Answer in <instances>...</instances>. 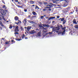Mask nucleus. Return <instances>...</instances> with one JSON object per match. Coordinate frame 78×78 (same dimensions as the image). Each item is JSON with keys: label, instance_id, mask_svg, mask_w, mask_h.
Masks as SVG:
<instances>
[{"label": "nucleus", "instance_id": "nucleus-1", "mask_svg": "<svg viewBox=\"0 0 78 78\" xmlns=\"http://www.w3.org/2000/svg\"><path fill=\"white\" fill-rule=\"evenodd\" d=\"M60 28H59V26L58 25L57 27H54L52 28L53 31H59Z\"/></svg>", "mask_w": 78, "mask_h": 78}, {"label": "nucleus", "instance_id": "nucleus-2", "mask_svg": "<svg viewBox=\"0 0 78 78\" xmlns=\"http://www.w3.org/2000/svg\"><path fill=\"white\" fill-rule=\"evenodd\" d=\"M68 5H69V1H66L63 4V6L64 7H66V6H67Z\"/></svg>", "mask_w": 78, "mask_h": 78}, {"label": "nucleus", "instance_id": "nucleus-3", "mask_svg": "<svg viewBox=\"0 0 78 78\" xmlns=\"http://www.w3.org/2000/svg\"><path fill=\"white\" fill-rule=\"evenodd\" d=\"M43 4H44V5L47 7H48V6H52L51 5L48 4V2H43Z\"/></svg>", "mask_w": 78, "mask_h": 78}, {"label": "nucleus", "instance_id": "nucleus-4", "mask_svg": "<svg viewBox=\"0 0 78 78\" xmlns=\"http://www.w3.org/2000/svg\"><path fill=\"white\" fill-rule=\"evenodd\" d=\"M60 28H61L62 29V30H63V31H66V27H63V26L61 24L60 25Z\"/></svg>", "mask_w": 78, "mask_h": 78}, {"label": "nucleus", "instance_id": "nucleus-5", "mask_svg": "<svg viewBox=\"0 0 78 78\" xmlns=\"http://www.w3.org/2000/svg\"><path fill=\"white\" fill-rule=\"evenodd\" d=\"M16 27L14 30L15 32H18L19 31V27L18 26H16Z\"/></svg>", "mask_w": 78, "mask_h": 78}, {"label": "nucleus", "instance_id": "nucleus-6", "mask_svg": "<svg viewBox=\"0 0 78 78\" xmlns=\"http://www.w3.org/2000/svg\"><path fill=\"white\" fill-rule=\"evenodd\" d=\"M36 17V16H31L30 15H29L28 16V18H30V20H33V19H34V17Z\"/></svg>", "mask_w": 78, "mask_h": 78}, {"label": "nucleus", "instance_id": "nucleus-7", "mask_svg": "<svg viewBox=\"0 0 78 78\" xmlns=\"http://www.w3.org/2000/svg\"><path fill=\"white\" fill-rule=\"evenodd\" d=\"M36 32L34 30H33L31 31L30 32H29V34H34L35 33H36Z\"/></svg>", "mask_w": 78, "mask_h": 78}, {"label": "nucleus", "instance_id": "nucleus-8", "mask_svg": "<svg viewBox=\"0 0 78 78\" xmlns=\"http://www.w3.org/2000/svg\"><path fill=\"white\" fill-rule=\"evenodd\" d=\"M27 19H24L23 21V23H24V25H26V23H27Z\"/></svg>", "mask_w": 78, "mask_h": 78}, {"label": "nucleus", "instance_id": "nucleus-9", "mask_svg": "<svg viewBox=\"0 0 78 78\" xmlns=\"http://www.w3.org/2000/svg\"><path fill=\"white\" fill-rule=\"evenodd\" d=\"M51 1H52L53 3H57V2H59V0H50Z\"/></svg>", "mask_w": 78, "mask_h": 78}, {"label": "nucleus", "instance_id": "nucleus-10", "mask_svg": "<svg viewBox=\"0 0 78 78\" xmlns=\"http://www.w3.org/2000/svg\"><path fill=\"white\" fill-rule=\"evenodd\" d=\"M55 16L50 17L48 19V20L49 21V20H51V19H55Z\"/></svg>", "mask_w": 78, "mask_h": 78}, {"label": "nucleus", "instance_id": "nucleus-11", "mask_svg": "<svg viewBox=\"0 0 78 78\" xmlns=\"http://www.w3.org/2000/svg\"><path fill=\"white\" fill-rule=\"evenodd\" d=\"M18 22L17 23V22H15L16 24V25H18L19 24V23H20V24L22 23V22H21V21H20V20H18Z\"/></svg>", "mask_w": 78, "mask_h": 78}, {"label": "nucleus", "instance_id": "nucleus-12", "mask_svg": "<svg viewBox=\"0 0 78 78\" xmlns=\"http://www.w3.org/2000/svg\"><path fill=\"white\" fill-rule=\"evenodd\" d=\"M35 2L33 1L30 0V4H31L32 5H33V4H34Z\"/></svg>", "mask_w": 78, "mask_h": 78}, {"label": "nucleus", "instance_id": "nucleus-13", "mask_svg": "<svg viewBox=\"0 0 78 78\" xmlns=\"http://www.w3.org/2000/svg\"><path fill=\"white\" fill-rule=\"evenodd\" d=\"M70 7H69L67 8H66V9L65 10L67 11V12H69V10H70Z\"/></svg>", "mask_w": 78, "mask_h": 78}, {"label": "nucleus", "instance_id": "nucleus-14", "mask_svg": "<svg viewBox=\"0 0 78 78\" xmlns=\"http://www.w3.org/2000/svg\"><path fill=\"white\" fill-rule=\"evenodd\" d=\"M14 19L16 21H17L19 20V17L17 16H16L14 18Z\"/></svg>", "mask_w": 78, "mask_h": 78}, {"label": "nucleus", "instance_id": "nucleus-15", "mask_svg": "<svg viewBox=\"0 0 78 78\" xmlns=\"http://www.w3.org/2000/svg\"><path fill=\"white\" fill-rule=\"evenodd\" d=\"M73 23H74L75 24H77V23L76 22V20L75 19H74L73 20Z\"/></svg>", "mask_w": 78, "mask_h": 78}, {"label": "nucleus", "instance_id": "nucleus-16", "mask_svg": "<svg viewBox=\"0 0 78 78\" xmlns=\"http://www.w3.org/2000/svg\"><path fill=\"white\" fill-rule=\"evenodd\" d=\"M39 27H40V30H41V29L44 28V27L42 26L41 25H39Z\"/></svg>", "mask_w": 78, "mask_h": 78}, {"label": "nucleus", "instance_id": "nucleus-17", "mask_svg": "<svg viewBox=\"0 0 78 78\" xmlns=\"http://www.w3.org/2000/svg\"><path fill=\"white\" fill-rule=\"evenodd\" d=\"M26 29L28 31H29L30 30V29H31V27H27V28H26Z\"/></svg>", "mask_w": 78, "mask_h": 78}, {"label": "nucleus", "instance_id": "nucleus-18", "mask_svg": "<svg viewBox=\"0 0 78 78\" xmlns=\"http://www.w3.org/2000/svg\"><path fill=\"white\" fill-rule=\"evenodd\" d=\"M27 21L29 23H34V22L33 21L30 20H28Z\"/></svg>", "mask_w": 78, "mask_h": 78}, {"label": "nucleus", "instance_id": "nucleus-19", "mask_svg": "<svg viewBox=\"0 0 78 78\" xmlns=\"http://www.w3.org/2000/svg\"><path fill=\"white\" fill-rule=\"evenodd\" d=\"M53 30L51 32H49L48 33H47L46 34V35H47V34H52V33H53Z\"/></svg>", "mask_w": 78, "mask_h": 78}, {"label": "nucleus", "instance_id": "nucleus-20", "mask_svg": "<svg viewBox=\"0 0 78 78\" xmlns=\"http://www.w3.org/2000/svg\"><path fill=\"white\" fill-rule=\"evenodd\" d=\"M41 32H38L37 34V35L38 36H41Z\"/></svg>", "mask_w": 78, "mask_h": 78}, {"label": "nucleus", "instance_id": "nucleus-21", "mask_svg": "<svg viewBox=\"0 0 78 78\" xmlns=\"http://www.w3.org/2000/svg\"><path fill=\"white\" fill-rule=\"evenodd\" d=\"M0 24L1 26H2V27H5V26L3 24V23H2V22L1 21L0 22Z\"/></svg>", "mask_w": 78, "mask_h": 78}, {"label": "nucleus", "instance_id": "nucleus-22", "mask_svg": "<svg viewBox=\"0 0 78 78\" xmlns=\"http://www.w3.org/2000/svg\"><path fill=\"white\" fill-rule=\"evenodd\" d=\"M32 14L34 16L37 15V13H36L35 12H34V11L32 12Z\"/></svg>", "mask_w": 78, "mask_h": 78}, {"label": "nucleus", "instance_id": "nucleus-23", "mask_svg": "<svg viewBox=\"0 0 78 78\" xmlns=\"http://www.w3.org/2000/svg\"><path fill=\"white\" fill-rule=\"evenodd\" d=\"M67 12H68L66 10H64L63 12V14H66Z\"/></svg>", "mask_w": 78, "mask_h": 78}, {"label": "nucleus", "instance_id": "nucleus-24", "mask_svg": "<svg viewBox=\"0 0 78 78\" xmlns=\"http://www.w3.org/2000/svg\"><path fill=\"white\" fill-rule=\"evenodd\" d=\"M65 32H66V31H63V32H61L62 34V35H63L64 34H65Z\"/></svg>", "mask_w": 78, "mask_h": 78}, {"label": "nucleus", "instance_id": "nucleus-25", "mask_svg": "<svg viewBox=\"0 0 78 78\" xmlns=\"http://www.w3.org/2000/svg\"><path fill=\"white\" fill-rule=\"evenodd\" d=\"M35 9H40V8L38 7V6L36 5L35 7Z\"/></svg>", "mask_w": 78, "mask_h": 78}, {"label": "nucleus", "instance_id": "nucleus-26", "mask_svg": "<svg viewBox=\"0 0 78 78\" xmlns=\"http://www.w3.org/2000/svg\"><path fill=\"white\" fill-rule=\"evenodd\" d=\"M50 6L49 7H44V8H45V9H48V8H51V6Z\"/></svg>", "mask_w": 78, "mask_h": 78}, {"label": "nucleus", "instance_id": "nucleus-27", "mask_svg": "<svg viewBox=\"0 0 78 78\" xmlns=\"http://www.w3.org/2000/svg\"><path fill=\"white\" fill-rule=\"evenodd\" d=\"M66 23V20H64L63 21V25H64V24H65V23Z\"/></svg>", "mask_w": 78, "mask_h": 78}, {"label": "nucleus", "instance_id": "nucleus-28", "mask_svg": "<svg viewBox=\"0 0 78 78\" xmlns=\"http://www.w3.org/2000/svg\"><path fill=\"white\" fill-rule=\"evenodd\" d=\"M5 44H6L7 45L8 44H9V43L8 41H7L5 43Z\"/></svg>", "mask_w": 78, "mask_h": 78}, {"label": "nucleus", "instance_id": "nucleus-29", "mask_svg": "<svg viewBox=\"0 0 78 78\" xmlns=\"http://www.w3.org/2000/svg\"><path fill=\"white\" fill-rule=\"evenodd\" d=\"M64 20V18H62L61 20V22H63V21Z\"/></svg>", "mask_w": 78, "mask_h": 78}, {"label": "nucleus", "instance_id": "nucleus-30", "mask_svg": "<svg viewBox=\"0 0 78 78\" xmlns=\"http://www.w3.org/2000/svg\"><path fill=\"white\" fill-rule=\"evenodd\" d=\"M12 28V25H10V26L9 27V28L10 29H11V28Z\"/></svg>", "mask_w": 78, "mask_h": 78}, {"label": "nucleus", "instance_id": "nucleus-31", "mask_svg": "<svg viewBox=\"0 0 78 78\" xmlns=\"http://www.w3.org/2000/svg\"><path fill=\"white\" fill-rule=\"evenodd\" d=\"M16 32L14 33V34H19V32Z\"/></svg>", "mask_w": 78, "mask_h": 78}, {"label": "nucleus", "instance_id": "nucleus-32", "mask_svg": "<svg viewBox=\"0 0 78 78\" xmlns=\"http://www.w3.org/2000/svg\"><path fill=\"white\" fill-rule=\"evenodd\" d=\"M25 36H25L24 34H23V36H22V39H23V38H24V37H25Z\"/></svg>", "mask_w": 78, "mask_h": 78}, {"label": "nucleus", "instance_id": "nucleus-33", "mask_svg": "<svg viewBox=\"0 0 78 78\" xmlns=\"http://www.w3.org/2000/svg\"><path fill=\"white\" fill-rule=\"evenodd\" d=\"M38 3L39 4H40V5H42V2H39Z\"/></svg>", "mask_w": 78, "mask_h": 78}, {"label": "nucleus", "instance_id": "nucleus-34", "mask_svg": "<svg viewBox=\"0 0 78 78\" xmlns=\"http://www.w3.org/2000/svg\"><path fill=\"white\" fill-rule=\"evenodd\" d=\"M20 28H21V30H23V29H24V28H23V27H21Z\"/></svg>", "mask_w": 78, "mask_h": 78}, {"label": "nucleus", "instance_id": "nucleus-35", "mask_svg": "<svg viewBox=\"0 0 78 78\" xmlns=\"http://www.w3.org/2000/svg\"><path fill=\"white\" fill-rule=\"evenodd\" d=\"M46 27H48V28H49V27H50V25L48 24L46 25Z\"/></svg>", "mask_w": 78, "mask_h": 78}, {"label": "nucleus", "instance_id": "nucleus-36", "mask_svg": "<svg viewBox=\"0 0 78 78\" xmlns=\"http://www.w3.org/2000/svg\"><path fill=\"white\" fill-rule=\"evenodd\" d=\"M75 28H78V25H76L75 26Z\"/></svg>", "mask_w": 78, "mask_h": 78}, {"label": "nucleus", "instance_id": "nucleus-37", "mask_svg": "<svg viewBox=\"0 0 78 78\" xmlns=\"http://www.w3.org/2000/svg\"><path fill=\"white\" fill-rule=\"evenodd\" d=\"M21 40H22V39H19V38H18L16 40V41H20Z\"/></svg>", "mask_w": 78, "mask_h": 78}, {"label": "nucleus", "instance_id": "nucleus-38", "mask_svg": "<svg viewBox=\"0 0 78 78\" xmlns=\"http://www.w3.org/2000/svg\"><path fill=\"white\" fill-rule=\"evenodd\" d=\"M47 9H43V11H47Z\"/></svg>", "mask_w": 78, "mask_h": 78}, {"label": "nucleus", "instance_id": "nucleus-39", "mask_svg": "<svg viewBox=\"0 0 78 78\" xmlns=\"http://www.w3.org/2000/svg\"><path fill=\"white\" fill-rule=\"evenodd\" d=\"M44 18V16H41V19H43V18Z\"/></svg>", "mask_w": 78, "mask_h": 78}, {"label": "nucleus", "instance_id": "nucleus-40", "mask_svg": "<svg viewBox=\"0 0 78 78\" xmlns=\"http://www.w3.org/2000/svg\"><path fill=\"white\" fill-rule=\"evenodd\" d=\"M24 12H27V9H24Z\"/></svg>", "mask_w": 78, "mask_h": 78}, {"label": "nucleus", "instance_id": "nucleus-41", "mask_svg": "<svg viewBox=\"0 0 78 78\" xmlns=\"http://www.w3.org/2000/svg\"><path fill=\"white\" fill-rule=\"evenodd\" d=\"M43 25L44 27H46V25L45 24H43Z\"/></svg>", "mask_w": 78, "mask_h": 78}, {"label": "nucleus", "instance_id": "nucleus-42", "mask_svg": "<svg viewBox=\"0 0 78 78\" xmlns=\"http://www.w3.org/2000/svg\"><path fill=\"white\" fill-rule=\"evenodd\" d=\"M6 7V6H5V5H3V7H2V8H5V7Z\"/></svg>", "mask_w": 78, "mask_h": 78}, {"label": "nucleus", "instance_id": "nucleus-43", "mask_svg": "<svg viewBox=\"0 0 78 78\" xmlns=\"http://www.w3.org/2000/svg\"><path fill=\"white\" fill-rule=\"evenodd\" d=\"M42 32H43V33H46L47 32V31H45L44 30H43L42 31Z\"/></svg>", "mask_w": 78, "mask_h": 78}, {"label": "nucleus", "instance_id": "nucleus-44", "mask_svg": "<svg viewBox=\"0 0 78 78\" xmlns=\"http://www.w3.org/2000/svg\"><path fill=\"white\" fill-rule=\"evenodd\" d=\"M60 17V16H57V19H59Z\"/></svg>", "mask_w": 78, "mask_h": 78}, {"label": "nucleus", "instance_id": "nucleus-45", "mask_svg": "<svg viewBox=\"0 0 78 78\" xmlns=\"http://www.w3.org/2000/svg\"><path fill=\"white\" fill-rule=\"evenodd\" d=\"M14 0L15 2H19L18 0Z\"/></svg>", "mask_w": 78, "mask_h": 78}, {"label": "nucleus", "instance_id": "nucleus-46", "mask_svg": "<svg viewBox=\"0 0 78 78\" xmlns=\"http://www.w3.org/2000/svg\"><path fill=\"white\" fill-rule=\"evenodd\" d=\"M20 6V8H23V5H21Z\"/></svg>", "mask_w": 78, "mask_h": 78}, {"label": "nucleus", "instance_id": "nucleus-47", "mask_svg": "<svg viewBox=\"0 0 78 78\" xmlns=\"http://www.w3.org/2000/svg\"><path fill=\"white\" fill-rule=\"evenodd\" d=\"M17 6L18 8H20V5H17Z\"/></svg>", "mask_w": 78, "mask_h": 78}, {"label": "nucleus", "instance_id": "nucleus-48", "mask_svg": "<svg viewBox=\"0 0 78 78\" xmlns=\"http://www.w3.org/2000/svg\"><path fill=\"white\" fill-rule=\"evenodd\" d=\"M44 29V30H46V29H47V28L45 27V28H44V29Z\"/></svg>", "mask_w": 78, "mask_h": 78}, {"label": "nucleus", "instance_id": "nucleus-49", "mask_svg": "<svg viewBox=\"0 0 78 78\" xmlns=\"http://www.w3.org/2000/svg\"><path fill=\"white\" fill-rule=\"evenodd\" d=\"M14 40H12L11 41L12 42H14Z\"/></svg>", "mask_w": 78, "mask_h": 78}, {"label": "nucleus", "instance_id": "nucleus-50", "mask_svg": "<svg viewBox=\"0 0 78 78\" xmlns=\"http://www.w3.org/2000/svg\"><path fill=\"white\" fill-rule=\"evenodd\" d=\"M49 11H51V9H48Z\"/></svg>", "mask_w": 78, "mask_h": 78}, {"label": "nucleus", "instance_id": "nucleus-51", "mask_svg": "<svg viewBox=\"0 0 78 78\" xmlns=\"http://www.w3.org/2000/svg\"><path fill=\"white\" fill-rule=\"evenodd\" d=\"M39 30L37 28L36 29V31H39Z\"/></svg>", "mask_w": 78, "mask_h": 78}, {"label": "nucleus", "instance_id": "nucleus-52", "mask_svg": "<svg viewBox=\"0 0 78 78\" xmlns=\"http://www.w3.org/2000/svg\"><path fill=\"white\" fill-rule=\"evenodd\" d=\"M25 39H27L28 37H25Z\"/></svg>", "mask_w": 78, "mask_h": 78}, {"label": "nucleus", "instance_id": "nucleus-53", "mask_svg": "<svg viewBox=\"0 0 78 78\" xmlns=\"http://www.w3.org/2000/svg\"><path fill=\"white\" fill-rule=\"evenodd\" d=\"M35 6V5H31V6Z\"/></svg>", "mask_w": 78, "mask_h": 78}, {"label": "nucleus", "instance_id": "nucleus-54", "mask_svg": "<svg viewBox=\"0 0 78 78\" xmlns=\"http://www.w3.org/2000/svg\"><path fill=\"white\" fill-rule=\"evenodd\" d=\"M2 18H1V17H0V20H2Z\"/></svg>", "mask_w": 78, "mask_h": 78}, {"label": "nucleus", "instance_id": "nucleus-55", "mask_svg": "<svg viewBox=\"0 0 78 78\" xmlns=\"http://www.w3.org/2000/svg\"><path fill=\"white\" fill-rule=\"evenodd\" d=\"M70 14H73V12H70Z\"/></svg>", "mask_w": 78, "mask_h": 78}, {"label": "nucleus", "instance_id": "nucleus-56", "mask_svg": "<svg viewBox=\"0 0 78 78\" xmlns=\"http://www.w3.org/2000/svg\"><path fill=\"white\" fill-rule=\"evenodd\" d=\"M45 18L46 19H48V18H48V17H45Z\"/></svg>", "mask_w": 78, "mask_h": 78}, {"label": "nucleus", "instance_id": "nucleus-57", "mask_svg": "<svg viewBox=\"0 0 78 78\" xmlns=\"http://www.w3.org/2000/svg\"><path fill=\"white\" fill-rule=\"evenodd\" d=\"M20 2H18V4H20Z\"/></svg>", "mask_w": 78, "mask_h": 78}, {"label": "nucleus", "instance_id": "nucleus-58", "mask_svg": "<svg viewBox=\"0 0 78 78\" xmlns=\"http://www.w3.org/2000/svg\"><path fill=\"white\" fill-rule=\"evenodd\" d=\"M5 11H6V12H8V10H5Z\"/></svg>", "mask_w": 78, "mask_h": 78}, {"label": "nucleus", "instance_id": "nucleus-59", "mask_svg": "<svg viewBox=\"0 0 78 78\" xmlns=\"http://www.w3.org/2000/svg\"><path fill=\"white\" fill-rule=\"evenodd\" d=\"M15 27H16V26H13V28H15Z\"/></svg>", "mask_w": 78, "mask_h": 78}, {"label": "nucleus", "instance_id": "nucleus-60", "mask_svg": "<svg viewBox=\"0 0 78 78\" xmlns=\"http://www.w3.org/2000/svg\"><path fill=\"white\" fill-rule=\"evenodd\" d=\"M0 29H1V30L2 29V27H1V26H0Z\"/></svg>", "mask_w": 78, "mask_h": 78}, {"label": "nucleus", "instance_id": "nucleus-61", "mask_svg": "<svg viewBox=\"0 0 78 78\" xmlns=\"http://www.w3.org/2000/svg\"><path fill=\"white\" fill-rule=\"evenodd\" d=\"M43 16V17H45V16H46V15H44Z\"/></svg>", "mask_w": 78, "mask_h": 78}, {"label": "nucleus", "instance_id": "nucleus-62", "mask_svg": "<svg viewBox=\"0 0 78 78\" xmlns=\"http://www.w3.org/2000/svg\"><path fill=\"white\" fill-rule=\"evenodd\" d=\"M76 12H78V10H76Z\"/></svg>", "mask_w": 78, "mask_h": 78}, {"label": "nucleus", "instance_id": "nucleus-63", "mask_svg": "<svg viewBox=\"0 0 78 78\" xmlns=\"http://www.w3.org/2000/svg\"><path fill=\"white\" fill-rule=\"evenodd\" d=\"M54 22H55V21H53L52 22V23H54Z\"/></svg>", "mask_w": 78, "mask_h": 78}, {"label": "nucleus", "instance_id": "nucleus-64", "mask_svg": "<svg viewBox=\"0 0 78 78\" xmlns=\"http://www.w3.org/2000/svg\"><path fill=\"white\" fill-rule=\"evenodd\" d=\"M12 2H14V0H12Z\"/></svg>", "mask_w": 78, "mask_h": 78}]
</instances>
